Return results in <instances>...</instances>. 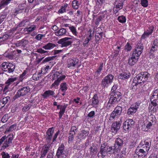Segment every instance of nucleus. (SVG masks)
Listing matches in <instances>:
<instances>
[{
	"instance_id": "nucleus-1",
	"label": "nucleus",
	"mask_w": 158,
	"mask_h": 158,
	"mask_svg": "<svg viewBox=\"0 0 158 158\" xmlns=\"http://www.w3.org/2000/svg\"><path fill=\"white\" fill-rule=\"evenodd\" d=\"M115 146H110L107 143L104 142L102 144L101 146L100 150L98 155V157L103 158L106 156L108 153L112 154L117 152V149Z\"/></svg>"
},
{
	"instance_id": "nucleus-2",
	"label": "nucleus",
	"mask_w": 158,
	"mask_h": 158,
	"mask_svg": "<svg viewBox=\"0 0 158 158\" xmlns=\"http://www.w3.org/2000/svg\"><path fill=\"white\" fill-rule=\"evenodd\" d=\"M150 74L147 72H142L137 74L134 77L132 85L133 89L134 87L140 85H142L143 83L147 81Z\"/></svg>"
},
{
	"instance_id": "nucleus-3",
	"label": "nucleus",
	"mask_w": 158,
	"mask_h": 158,
	"mask_svg": "<svg viewBox=\"0 0 158 158\" xmlns=\"http://www.w3.org/2000/svg\"><path fill=\"white\" fill-rule=\"evenodd\" d=\"M13 138V135L10 134L7 136L4 135L0 139V146L4 142L2 146V149H5L9 146V144L12 143Z\"/></svg>"
},
{
	"instance_id": "nucleus-4",
	"label": "nucleus",
	"mask_w": 158,
	"mask_h": 158,
	"mask_svg": "<svg viewBox=\"0 0 158 158\" xmlns=\"http://www.w3.org/2000/svg\"><path fill=\"white\" fill-rule=\"evenodd\" d=\"M31 89L29 86H25L20 88L17 91L16 94L14 96L13 99L15 100L16 99L27 95L30 92Z\"/></svg>"
},
{
	"instance_id": "nucleus-5",
	"label": "nucleus",
	"mask_w": 158,
	"mask_h": 158,
	"mask_svg": "<svg viewBox=\"0 0 158 158\" xmlns=\"http://www.w3.org/2000/svg\"><path fill=\"white\" fill-rule=\"evenodd\" d=\"M79 137L75 135H73V134L72 132H70L69 133V135L68 137V143L69 144H72V143H74V141H75V145L74 147V149H78L79 145H78V140Z\"/></svg>"
},
{
	"instance_id": "nucleus-6",
	"label": "nucleus",
	"mask_w": 158,
	"mask_h": 158,
	"mask_svg": "<svg viewBox=\"0 0 158 158\" xmlns=\"http://www.w3.org/2000/svg\"><path fill=\"white\" fill-rule=\"evenodd\" d=\"M108 103L110 104H114L119 101L121 98V93L119 92H116L113 94H111Z\"/></svg>"
},
{
	"instance_id": "nucleus-7",
	"label": "nucleus",
	"mask_w": 158,
	"mask_h": 158,
	"mask_svg": "<svg viewBox=\"0 0 158 158\" xmlns=\"http://www.w3.org/2000/svg\"><path fill=\"white\" fill-rule=\"evenodd\" d=\"M114 76L111 74L108 75L102 80L101 85L104 88H107L110 84L112 83Z\"/></svg>"
},
{
	"instance_id": "nucleus-8",
	"label": "nucleus",
	"mask_w": 158,
	"mask_h": 158,
	"mask_svg": "<svg viewBox=\"0 0 158 158\" xmlns=\"http://www.w3.org/2000/svg\"><path fill=\"white\" fill-rule=\"evenodd\" d=\"M2 70L8 73L13 72L15 68V66L12 63L4 62L2 64Z\"/></svg>"
},
{
	"instance_id": "nucleus-9",
	"label": "nucleus",
	"mask_w": 158,
	"mask_h": 158,
	"mask_svg": "<svg viewBox=\"0 0 158 158\" xmlns=\"http://www.w3.org/2000/svg\"><path fill=\"white\" fill-rule=\"evenodd\" d=\"M122 111V108L120 106H117L114 109L113 111L110 114L109 118V120H112V119L117 118L118 116L121 115Z\"/></svg>"
},
{
	"instance_id": "nucleus-10",
	"label": "nucleus",
	"mask_w": 158,
	"mask_h": 158,
	"mask_svg": "<svg viewBox=\"0 0 158 158\" xmlns=\"http://www.w3.org/2000/svg\"><path fill=\"white\" fill-rule=\"evenodd\" d=\"M71 38L65 37L60 39L58 42V44H61L62 47H66L71 44L72 42Z\"/></svg>"
},
{
	"instance_id": "nucleus-11",
	"label": "nucleus",
	"mask_w": 158,
	"mask_h": 158,
	"mask_svg": "<svg viewBox=\"0 0 158 158\" xmlns=\"http://www.w3.org/2000/svg\"><path fill=\"white\" fill-rule=\"evenodd\" d=\"M134 125L135 122L132 119H127L123 123V129L124 130L128 131L132 128Z\"/></svg>"
},
{
	"instance_id": "nucleus-12",
	"label": "nucleus",
	"mask_w": 158,
	"mask_h": 158,
	"mask_svg": "<svg viewBox=\"0 0 158 158\" xmlns=\"http://www.w3.org/2000/svg\"><path fill=\"white\" fill-rule=\"evenodd\" d=\"M64 148V144L61 143L56 153V156L57 158H59L60 157L63 158L66 157V156L65 154V152Z\"/></svg>"
},
{
	"instance_id": "nucleus-13",
	"label": "nucleus",
	"mask_w": 158,
	"mask_h": 158,
	"mask_svg": "<svg viewBox=\"0 0 158 158\" xmlns=\"http://www.w3.org/2000/svg\"><path fill=\"white\" fill-rule=\"evenodd\" d=\"M144 48L143 44L138 43L137 44L135 49L133 51V54L137 55V57H139L142 53Z\"/></svg>"
},
{
	"instance_id": "nucleus-14",
	"label": "nucleus",
	"mask_w": 158,
	"mask_h": 158,
	"mask_svg": "<svg viewBox=\"0 0 158 158\" xmlns=\"http://www.w3.org/2000/svg\"><path fill=\"white\" fill-rule=\"evenodd\" d=\"M140 104V103L138 102L131 105L128 110L127 113L128 114L132 115L135 113L139 108Z\"/></svg>"
},
{
	"instance_id": "nucleus-15",
	"label": "nucleus",
	"mask_w": 158,
	"mask_h": 158,
	"mask_svg": "<svg viewBox=\"0 0 158 158\" xmlns=\"http://www.w3.org/2000/svg\"><path fill=\"white\" fill-rule=\"evenodd\" d=\"M151 144V140L150 139H147L144 141L143 143L141 142L139 146H141L143 149L148 152Z\"/></svg>"
},
{
	"instance_id": "nucleus-16",
	"label": "nucleus",
	"mask_w": 158,
	"mask_h": 158,
	"mask_svg": "<svg viewBox=\"0 0 158 158\" xmlns=\"http://www.w3.org/2000/svg\"><path fill=\"white\" fill-rule=\"evenodd\" d=\"M135 153L138 157L140 158H143L147 154L148 152L143 148H137L135 150Z\"/></svg>"
},
{
	"instance_id": "nucleus-17",
	"label": "nucleus",
	"mask_w": 158,
	"mask_h": 158,
	"mask_svg": "<svg viewBox=\"0 0 158 158\" xmlns=\"http://www.w3.org/2000/svg\"><path fill=\"white\" fill-rule=\"evenodd\" d=\"M53 132L54 129L53 127L49 128L46 132L45 138L48 142L49 143L51 141Z\"/></svg>"
},
{
	"instance_id": "nucleus-18",
	"label": "nucleus",
	"mask_w": 158,
	"mask_h": 158,
	"mask_svg": "<svg viewBox=\"0 0 158 158\" xmlns=\"http://www.w3.org/2000/svg\"><path fill=\"white\" fill-rule=\"evenodd\" d=\"M28 43V41L27 40L23 39L18 41L15 43V44L17 47H21L22 49L23 50H24L25 48Z\"/></svg>"
},
{
	"instance_id": "nucleus-19",
	"label": "nucleus",
	"mask_w": 158,
	"mask_h": 158,
	"mask_svg": "<svg viewBox=\"0 0 158 158\" xmlns=\"http://www.w3.org/2000/svg\"><path fill=\"white\" fill-rule=\"evenodd\" d=\"M121 122L120 121L115 122L113 123L112 125V132L114 134H116L118 130L119 129L121 126Z\"/></svg>"
},
{
	"instance_id": "nucleus-20",
	"label": "nucleus",
	"mask_w": 158,
	"mask_h": 158,
	"mask_svg": "<svg viewBox=\"0 0 158 158\" xmlns=\"http://www.w3.org/2000/svg\"><path fill=\"white\" fill-rule=\"evenodd\" d=\"M139 57H137V55L132 54L131 57H130L128 60L129 64L130 66H133L138 61Z\"/></svg>"
},
{
	"instance_id": "nucleus-21",
	"label": "nucleus",
	"mask_w": 158,
	"mask_h": 158,
	"mask_svg": "<svg viewBox=\"0 0 158 158\" xmlns=\"http://www.w3.org/2000/svg\"><path fill=\"white\" fill-rule=\"evenodd\" d=\"M79 61L77 58H74L73 59H71L68 62L67 66L69 68H71L72 67H74L77 64Z\"/></svg>"
},
{
	"instance_id": "nucleus-22",
	"label": "nucleus",
	"mask_w": 158,
	"mask_h": 158,
	"mask_svg": "<svg viewBox=\"0 0 158 158\" xmlns=\"http://www.w3.org/2000/svg\"><path fill=\"white\" fill-rule=\"evenodd\" d=\"M55 94L54 91L51 90H46L44 94H42L43 98L44 99L47 98L50 96H53Z\"/></svg>"
},
{
	"instance_id": "nucleus-23",
	"label": "nucleus",
	"mask_w": 158,
	"mask_h": 158,
	"mask_svg": "<svg viewBox=\"0 0 158 158\" xmlns=\"http://www.w3.org/2000/svg\"><path fill=\"white\" fill-rule=\"evenodd\" d=\"M56 44L50 42L42 46V48L46 50H50L56 47Z\"/></svg>"
},
{
	"instance_id": "nucleus-24",
	"label": "nucleus",
	"mask_w": 158,
	"mask_h": 158,
	"mask_svg": "<svg viewBox=\"0 0 158 158\" xmlns=\"http://www.w3.org/2000/svg\"><path fill=\"white\" fill-rule=\"evenodd\" d=\"M123 144V140L120 138H117L115 140V143L114 146L115 147H116L117 148V151L118 149H119V148L121 147Z\"/></svg>"
},
{
	"instance_id": "nucleus-25",
	"label": "nucleus",
	"mask_w": 158,
	"mask_h": 158,
	"mask_svg": "<svg viewBox=\"0 0 158 158\" xmlns=\"http://www.w3.org/2000/svg\"><path fill=\"white\" fill-rule=\"evenodd\" d=\"M99 103L98 97L96 94H94L92 98V103L91 105L93 106H95L97 105Z\"/></svg>"
},
{
	"instance_id": "nucleus-26",
	"label": "nucleus",
	"mask_w": 158,
	"mask_h": 158,
	"mask_svg": "<svg viewBox=\"0 0 158 158\" xmlns=\"http://www.w3.org/2000/svg\"><path fill=\"white\" fill-rule=\"evenodd\" d=\"M67 106V105H61L60 108V111L59 112V118H61L64 113L65 110Z\"/></svg>"
},
{
	"instance_id": "nucleus-27",
	"label": "nucleus",
	"mask_w": 158,
	"mask_h": 158,
	"mask_svg": "<svg viewBox=\"0 0 158 158\" xmlns=\"http://www.w3.org/2000/svg\"><path fill=\"white\" fill-rule=\"evenodd\" d=\"M129 73H127L125 72H123L120 73L118 76V78L121 79H127L130 77Z\"/></svg>"
},
{
	"instance_id": "nucleus-28",
	"label": "nucleus",
	"mask_w": 158,
	"mask_h": 158,
	"mask_svg": "<svg viewBox=\"0 0 158 158\" xmlns=\"http://www.w3.org/2000/svg\"><path fill=\"white\" fill-rule=\"evenodd\" d=\"M49 150V148L48 147H45L43 148L41 151L40 158H44L46 154Z\"/></svg>"
},
{
	"instance_id": "nucleus-29",
	"label": "nucleus",
	"mask_w": 158,
	"mask_h": 158,
	"mask_svg": "<svg viewBox=\"0 0 158 158\" xmlns=\"http://www.w3.org/2000/svg\"><path fill=\"white\" fill-rule=\"evenodd\" d=\"M158 47L157 46L152 45L151 49L149 52V56L150 58H152L154 57V55L153 54L154 52L157 50Z\"/></svg>"
},
{
	"instance_id": "nucleus-30",
	"label": "nucleus",
	"mask_w": 158,
	"mask_h": 158,
	"mask_svg": "<svg viewBox=\"0 0 158 158\" xmlns=\"http://www.w3.org/2000/svg\"><path fill=\"white\" fill-rule=\"evenodd\" d=\"M15 51H12L8 53V54L5 53L4 54V56L6 57L10 60H13L15 57Z\"/></svg>"
},
{
	"instance_id": "nucleus-31",
	"label": "nucleus",
	"mask_w": 158,
	"mask_h": 158,
	"mask_svg": "<svg viewBox=\"0 0 158 158\" xmlns=\"http://www.w3.org/2000/svg\"><path fill=\"white\" fill-rule=\"evenodd\" d=\"M12 0H3L0 3V8L2 9L5 7Z\"/></svg>"
},
{
	"instance_id": "nucleus-32",
	"label": "nucleus",
	"mask_w": 158,
	"mask_h": 158,
	"mask_svg": "<svg viewBox=\"0 0 158 158\" xmlns=\"http://www.w3.org/2000/svg\"><path fill=\"white\" fill-rule=\"evenodd\" d=\"M66 32V30L65 29L62 28L58 31L55 32V35L57 36L62 35L65 34Z\"/></svg>"
},
{
	"instance_id": "nucleus-33",
	"label": "nucleus",
	"mask_w": 158,
	"mask_h": 158,
	"mask_svg": "<svg viewBox=\"0 0 158 158\" xmlns=\"http://www.w3.org/2000/svg\"><path fill=\"white\" fill-rule=\"evenodd\" d=\"M68 4L64 3L61 6L58 12L59 13L62 14L66 11V9L68 6Z\"/></svg>"
},
{
	"instance_id": "nucleus-34",
	"label": "nucleus",
	"mask_w": 158,
	"mask_h": 158,
	"mask_svg": "<svg viewBox=\"0 0 158 158\" xmlns=\"http://www.w3.org/2000/svg\"><path fill=\"white\" fill-rule=\"evenodd\" d=\"M36 28V26L35 25H31L30 27L25 28V29H27L26 31L28 33H31L35 30Z\"/></svg>"
},
{
	"instance_id": "nucleus-35",
	"label": "nucleus",
	"mask_w": 158,
	"mask_h": 158,
	"mask_svg": "<svg viewBox=\"0 0 158 158\" xmlns=\"http://www.w3.org/2000/svg\"><path fill=\"white\" fill-rule=\"evenodd\" d=\"M27 72L26 70H24L23 73L20 75L19 78V80L20 81H22L23 79L26 78L27 77Z\"/></svg>"
},
{
	"instance_id": "nucleus-36",
	"label": "nucleus",
	"mask_w": 158,
	"mask_h": 158,
	"mask_svg": "<svg viewBox=\"0 0 158 158\" xmlns=\"http://www.w3.org/2000/svg\"><path fill=\"white\" fill-rule=\"evenodd\" d=\"M67 84L65 82L62 83L60 85V89L63 92H65L67 89Z\"/></svg>"
},
{
	"instance_id": "nucleus-37",
	"label": "nucleus",
	"mask_w": 158,
	"mask_h": 158,
	"mask_svg": "<svg viewBox=\"0 0 158 158\" xmlns=\"http://www.w3.org/2000/svg\"><path fill=\"white\" fill-rule=\"evenodd\" d=\"M103 67V63L100 64V65H99L98 68L95 72V75H96L97 77H98V75H99L100 72L102 70Z\"/></svg>"
},
{
	"instance_id": "nucleus-38",
	"label": "nucleus",
	"mask_w": 158,
	"mask_h": 158,
	"mask_svg": "<svg viewBox=\"0 0 158 158\" xmlns=\"http://www.w3.org/2000/svg\"><path fill=\"white\" fill-rule=\"evenodd\" d=\"M17 78L15 77H12L10 78H9L7 80L6 82V84H9L10 85L14 81H16L17 80Z\"/></svg>"
},
{
	"instance_id": "nucleus-39",
	"label": "nucleus",
	"mask_w": 158,
	"mask_h": 158,
	"mask_svg": "<svg viewBox=\"0 0 158 158\" xmlns=\"http://www.w3.org/2000/svg\"><path fill=\"white\" fill-rule=\"evenodd\" d=\"M151 101V103L154 106H158V98H154L151 99H150Z\"/></svg>"
},
{
	"instance_id": "nucleus-40",
	"label": "nucleus",
	"mask_w": 158,
	"mask_h": 158,
	"mask_svg": "<svg viewBox=\"0 0 158 158\" xmlns=\"http://www.w3.org/2000/svg\"><path fill=\"white\" fill-rule=\"evenodd\" d=\"M72 6L73 8L75 9H77L79 8V2L78 1L74 0L72 2Z\"/></svg>"
},
{
	"instance_id": "nucleus-41",
	"label": "nucleus",
	"mask_w": 158,
	"mask_h": 158,
	"mask_svg": "<svg viewBox=\"0 0 158 158\" xmlns=\"http://www.w3.org/2000/svg\"><path fill=\"white\" fill-rule=\"evenodd\" d=\"M151 98V99L154 98H158V89H156L154 91Z\"/></svg>"
},
{
	"instance_id": "nucleus-42",
	"label": "nucleus",
	"mask_w": 158,
	"mask_h": 158,
	"mask_svg": "<svg viewBox=\"0 0 158 158\" xmlns=\"http://www.w3.org/2000/svg\"><path fill=\"white\" fill-rule=\"evenodd\" d=\"M118 19L119 22L124 23L126 21V18L125 16L121 15L118 17Z\"/></svg>"
},
{
	"instance_id": "nucleus-43",
	"label": "nucleus",
	"mask_w": 158,
	"mask_h": 158,
	"mask_svg": "<svg viewBox=\"0 0 158 158\" xmlns=\"http://www.w3.org/2000/svg\"><path fill=\"white\" fill-rule=\"evenodd\" d=\"M40 73H38L37 74L35 73L32 76V78L33 80H34L37 81L40 78Z\"/></svg>"
},
{
	"instance_id": "nucleus-44",
	"label": "nucleus",
	"mask_w": 158,
	"mask_h": 158,
	"mask_svg": "<svg viewBox=\"0 0 158 158\" xmlns=\"http://www.w3.org/2000/svg\"><path fill=\"white\" fill-rule=\"evenodd\" d=\"M89 149L91 152L93 153L96 152L97 150V148L95 146L94 143H92L91 144V146L89 148Z\"/></svg>"
},
{
	"instance_id": "nucleus-45",
	"label": "nucleus",
	"mask_w": 158,
	"mask_h": 158,
	"mask_svg": "<svg viewBox=\"0 0 158 158\" xmlns=\"http://www.w3.org/2000/svg\"><path fill=\"white\" fill-rule=\"evenodd\" d=\"M123 3L122 1H119L118 2L117 4L116 5L115 8L117 9H118L119 10L122 9L123 8Z\"/></svg>"
},
{
	"instance_id": "nucleus-46",
	"label": "nucleus",
	"mask_w": 158,
	"mask_h": 158,
	"mask_svg": "<svg viewBox=\"0 0 158 158\" xmlns=\"http://www.w3.org/2000/svg\"><path fill=\"white\" fill-rule=\"evenodd\" d=\"M9 119V116L7 114H5L2 118V121L4 123L6 122Z\"/></svg>"
},
{
	"instance_id": "nucleus-47",
	"label": "nucleus",
	"mask_w": 158,
	"mask_h": 158,
	"mask_svg": "<svg viewBox=\"0 0 158 158\" xmlns=\"http://www.w3.org/2000/svg\"><path fill=\"white\" fill-rule=\"evenodd\" d=\"M10 98L9 97H6L3 98L2 99L1 102H2V105L6 104L8 101L10 100Z\"/></svg>"
},
{
	"instance_id": "nucleus-48",
	"label": "nucleus",
	"mask_w": 158,
	"mask_h": 158,
	"mask_svg": "<svg viewBox=\"0 0 158 158\" xmlns=\"http://www.w3.org/2000/svg\"><path fill=\"white\" fill-rule=\"evenodd\" d=\"M69 28L73 34L77 36V31L75 27L73 26L69 27Z\"/></svg>"
},
{
	"instance_id": "nucleus-49",
	"label": "nucleus",
	"mask_w": 158,
	"mask_h": 158,
	"mask_svg": "<svg viewBox=\"0 0 158 158\" xmlns=\"http://www.w3.org/2000/svg\"><path fill=\"white\" fill-rule=\"evenodd\" d=\"M149 118L152 123L155 124L156 123V118L154 115H150Z\"/></svg>"
},
{
	"instance_id": "nucleus-50",
	"label": "nucleus",
	"mask_w": 158,
	"mask_h": 158,
	"mask_svg": "<svg viewBox=\"0 0 158 158\" xmlns=\"http://www.w3.org/2000/svg\"><path fill=\"white\" fill-rule=\"evenodd\" d=\"M132 49V47L130 44L127 43L125 46V50L127 51H130Z\"/></svg>"
},
{
	"instance_id": "nucleus-51",
	"label": "nucleus",
	"mask_w": 158,
	"mask_h": 158,
	"mask_svg": "<svg viewBox=\"0 0 158 158\" xmlns=\"http://www.w3.org/2000/svg\"><path fill=\"white\" fill-rule=\"evenodd\" d=\"M8 36L7 35H3L2 37H0V45L1 42L5 40L6 39H8Z\"/></svg>"
},
{
	"instance_id": "nucleus-52",
	"label": "nucleus",
	"mask_w": 158,
	"mask_h": 158,
	"mask_svg": "<svg viewBox=\"0 0 158 158\" xmlns=\"http://www.w3.org/2000/svg\"><path fill=\"white\" fill-rule=\"evenodd\" d=\"M36 52L41 54H45L48 52V51H45L42 48H40L37 49Z\"/></svg>"
},
{
	"instance_id": "nucleus-53",
	"label": "nucleus",
	"mask_w": 158,
	"mask_h": 158,
	"mask_svg": "<svg viewBox=\"0 0 158 158\" xmlns=\"http://www.w3.org/2000/svg\"><path fill=\"white\" fill-rule=\"evenodd\" d=\"M45 34H38L35 37V39L37 40H40L43 37H45Z\"/></svg>"
},
{
	"instance_id": "nucleus-54",
	"label": "nucleus",
	"mask_w": 158,
	"mask_h": 158,
	"mask_svg": "<svg viewBox=\"0 0 158 158\" xmlns=\"http://www.w3.org/2000/svg\"><path fill=\"white\" fill-rule=\"evenodd\" d=\"M2 158H10V156L7 153L3 152L1 153Z\"/></svg>"
},
{
	"instance_id": "nucleus-55",
	"label": "nucleus",
	"mask_w": 158,
	"mask_h": 158,
	"mask_svg": "<svg viewBox=\"0 0 158 158\" xmlns=\"http://www.w3.org/2000/svg\"><path fill=\"white\" fill-rule=\"evenodd\" d=\"M28 22V21L26 20H23L21 22L18 26V27H20L24 26L26 24V23Z\"/></svg>"
},
{
	"instance_id": "nucleus-56",
	"label": "nucleus",
	"mask_w": 158,
	"mask_h": 158,
	"mask_svg": "<svg viewBox=\"0 0 158 158\" xmlns=\"http://www.w3.org/2000/svg\"><path fill=\"white\" fill-rule=\"evenodd\" d=\"M141 4L142 5L146 7L148 6V1L147 0H141Z\"/></svg>"
},
{
	"instance_id": "nucleus-57",
	"label": "nucleus",
	"mask_w": 158,
	"mask_h": 158,
	"mask_svg": "<svg viewBox=\"0 0 158 158\" xmlns=\"http://www.w3.org/2000/svg\"><path fill=\"white\" fill-rule=\"evenodd\" d=\"M154 29V27L153 26H151L148 29L145 31L148 33L149 34L151 35Z\"/></svg>"
},
{
	"instance_id": "nucleus-58",
	"label": "nucleus",
	"mask_w": 158,
	"mask_h": 158,
	"mask_svg": "<svg viewBox=\"0 0 158 158\" xmlns=\"http://www.w3.org/2000/svg\"><path fill=\"white\" fill-rule=\"evenodd\" d=\"M53 59V57H48L45 58L44 60L42 62V64L45 63L47 62L48 61H50Z\"/></svg>"
},
{
	"instance_id": "nucleus-59",
	"label": "nucleus",
	"mask_w": 158,
	"mask_h": 158,
	"mask_svg": "<svg viewBox=\"0 0 158 158\" xmlns=\"http://www.w3.org/2000/svg\"><path fill=\"white\" fill-rule=\"evenodd\" d=\"M117 85H114L112 86L111 91V94H113V93H114L116 92L115 90L117 89Z\"/></svg>"
},
{
	"instance_id": "nucleus-60",
	"label": "nucleus",
	"mask_w": 158,
	"mask_h": 158,
	"mask_svg": "<svg viewBox=\"0 0 158 158\" xmlns=\"http://www.w3.org/2000/svg\"><path fill=\"white\" fill-rule=\"evenodd\" d=\"M60 81L59 80V79H58L57 78V80H56L54 83L52 84V85L51 86V88H52L53 87L55 86V85H58L59 84V83L60 82Z\"/></svg>"
},
{
	"instance_id": "nucleus-61",
	"label": "nucleus",
	"mask_w": 158,
	"mask_h": 158,
	"mask_svg": "<svg viewBox=\"0 0 158 158\" xmlns=\"http://www.w3.org/2000/svg\"><path fill=\"white\" fill-rule=\"evenodd\" d=\"M59 134V131L57 132L53 136L52 142L50 144V145H51L56 140V139L57 138V136Z\"/></svg>"
},
{
	"instance_id": "nucleus-62",
	"label": "nucleus",
	"mask_w": 158,
	"mask_h": 158,
	"mask_svg": "<svg viewBox=\"0 0 158 158\" xmlns=\"http://www.w3.org/2000/svg\"><path fill=\"white\" fill-rule=\"evenodd\" d=\"M77 130L76 127L74 126L72 127L71 128V131L70 132H72L73 134V135H75V133L77 132Z\"/></svg>"
},
{
	"instance_id": "nucleus-63",
	"label": "nucleus",
	"mask_w": 158,
	"mask_h": 158,
	"mask_svg": "<svg viewBox=\"0 0 158 158\" xmlns=\"http://www.w3.org/2000/svg\"><path fill=\"white\" fill-rule=\"evenodd\" d=\"M91 40L90 38H86L85 40H84L83 42V45L84 46H85L86 44H87L89 41Z\"/></svg>"
},
{
	"instance_id": "nucleus-64",
	"label": "nucleus",
	"mask_w": 158,
	"mask_h": 158,
	"mask_svg": "<svg viewBox=\"0 0 158 158\" xmlns=\"http://www.w3.org/2000/svg\"><path fill=\"white\" fill-rule=\"evenodd\" d=\"M152 45L157 46L158 47V40L155 39L154 40L153 43Z\"/></svg>"
}]
</instances>
